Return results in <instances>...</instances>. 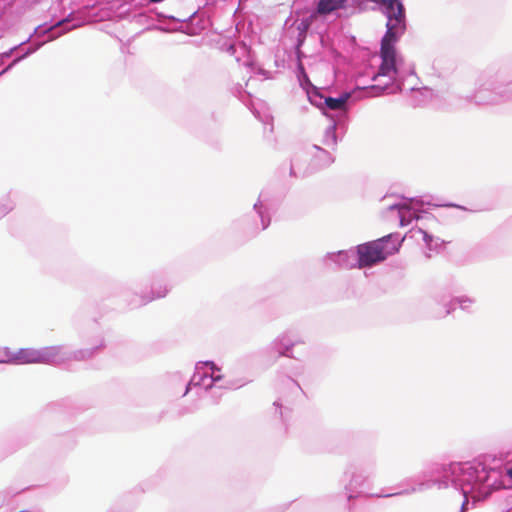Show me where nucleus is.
I'll use <instances>...</instances> for the list:
<instances>
[{
  "label": "nucleus",
  "mask_w": 512,
  "mask_h": 512,
  "mask_svg": "<svg viewBox=\"0 0 512 512\" xmlns=\"http://www.w3.org/2000/svg\"><path fill=\"white\" fill-rule=\"evenodd\" d=\"M347 0H320L317 4L316 14L328 15L344 7Z\"/></svg>",
  "instance_id": "5"
},
{
  "label": "nucleus",
  "mask_w": 512,
  "mask_h": 512,
  "mask_svg": "<svg viewBox=\"0 0 512 512\" xmlns=\"http://www.w3.org/2000/svg\"><path fill=\"white\" fill-rule=\"evenodd\" d=\"M381 55V65L379 67V72L375 76H388L390 80H393L395 75L397 74V67H396V50H380Z\"/></svg>",
  "instance_id": "4"
},
{
  "label": "nucleus",
  "mask_w": 512,
  "mask_h": 512,
  "mask_svg": "<svg viewBox=\"0 0 512 512\" xmlns=\"http://www.w3.org/2000/svg\"><path fill=\"white\" fill-rule=\"evenodd\" d=\"M348 98L349 95L347 94L342 95L339 98L328 97L325 99V104L331 110H340L345 106Z\"/></svg>",
  "instance_id": "6"
},
{
  "label": "nucleus",
  "mask_w": 512,
  "mask_h": 512,
  "mask_svg": "<svg viewBox=\"0 0 512 512\" xmlns=\"http://www.w3.org/2000/svg\"><path fill=\"white\" fill-rule=\"evenodd\" d=\"M387 31L381 41V49L395 50L394 44L405 28L403 5L398 6V11L388 12Z\"/></svg>",
  "instance_id": "3"
},
{
  "label": "nucleus",
  "mask_w": 512,
  "mask_h": 512,
  "mask_svg": "<svg viewBox=\"0 0 512 512\" xmlns=\"http://www.w3.org/2000/svg\"><path fill=\"white\" fill-rule=\"evenodd\" d=\"M431 258V255L429 253H424L423 258H419L420 262H426Z\"/></svg>",
  "instance_id": "8"
},
{
  "label": "nucleus",
  "mask_w": 512,
  "mask_h": 512,
  "mask_svg": "<svg viewBox=\"0 0 512 512\" xmlns=\"http://www.w3.org/2000/svg\"><path fill=\"white\" fill-rule=\"evenodd\" d=\"M400 241L388 244L392 240V235L382 237L378 240L361 244L357 247L358 266L360 268L370 267L378 262L384 261L389 255L395 254L400 250Z\"/></svg>",
  "instance_id": "1"
},
{
  "label": "nucleus",
  "mask_w": 512,
  "mask_h": 512,
  "mask_svg": "<svg viewBox=\"0 0 512 512\" xmlns=\"http://www.w3.org/2000/svg\"><path fill=\"white\" fill-rule=\"evenodd\" d=\"M419 232L423 235V239L427 245H429L432 241V237L429 236L426 232L419 230Z\"/></svg>",
  "instance_id": "7"
},
{
  "label": "nucleus",
  "mask_w": 512,
  "mask_h": 512,
  "mask_svg": "<svg viewBox=\"0 0 512 512\" xmlns=\"http://www.w3.org/2000/svg\"><path fill=\"white\" fill-rule=\"evenodd\" d=\"M60 348L57 346L46 347L43 350L34 348H23L17 352H11L4 348L0 351V363H47L59 354Z\"/></svg>",
  "instance_id": "2"
}]
</instances>
